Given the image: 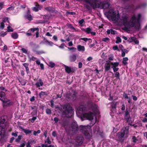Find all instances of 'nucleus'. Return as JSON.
Listing matches in <instances>:
<instances>
[{
	"instance_id": "obj_1",
	"label": "nucleus",
	"mask_w": 147,
	"mask_h": 147,
	"mask_svg": "<svg viewBox=\"0 0 147 147\" xmlns=\"http://www.w3.org/2000/svg\"><path fill=\"white\" fill-rule=\"evenodd\" d=\"M98 107V106L95 104L92 105V107L88 109L84 106L81 105L77 109L76 113L77 114H79L82 119H84L91 121L92 125H93L96 121L95 114L99 113Z\"/></svg>"
},
{
	"instance_id": "obj_2",
	"label": "nucleus",
	"mask_w": 147,
	"mask_h": 147,
	"mask_svg": "<svg viewBox=\"0 0 147 147\" xmlns=\"http://www.w3.org/2000/svg\"><path fill=\"white\" fill-rule=\"evenodd\" d=\"M141 17V14L139 13L137 15H134L129 19V16L126 15L122 17L121 22L127 29L134 27L138 30L141 28L140 20Z\"/></svg>"
},
{
	"instance_id": "obj_3",
	"label": "nucleus",
	"mask_w": 147,
	"mask_h": 147,
	"mask_svg": "<svg viewBox=\"0 0 147 147\" xmlns=\"http://www.w3.org/2000/svg\"><path fill=\"white\" fill-rule=\"evenodd\" d=\"M80 131L85 135L86 138L89 139L92 136L91 128L89 125L83 126H80Z\"/></svg>"
},
{
	"instance_id": "obj_4",
	"label": "nucleus",
	"mask_w": 147,
	"mask_h": 147,
	"mask_svg": "<svg viewBox=\"0 0 147 147\" xmlns=\"http://www.w3.org/2000/svg\"><path fill=\"white\" fill-rule=\"evenodd\" d=\"M5 116L2 117L0 119V139L1 138L2 135L4 134L5 129L8 127L9 123L6 120Z\"/></svg>"
},
{
	"instance_id": "obj_5",
	"label": "nucleus",
	"mask_w": 147,
	"mask_h": 147,
	"mask_svg": "<svg viewBox=\"0 0 147 147\" xmlns=\"http://www.w3.org/2000/svg\"><path fill=\"white\" fill-rule=\"evenodd\" d=\"M63 113L67 117H71L73 114L72 108L69 104H66L63 107Z\"/></svg>"
},
{
	"instance_id": "obj_6",
	"label": "nucleus",
	"mask_w": 147,
	"mask_h": 147,
	"mask_svg": "<svg viewBox=\"0 0 147 147\" xmlns=\"http://www.w3.org/2000/svg\"><path fill=\"white\" fill-rule=\"evenodd\" d=\"M109 15L113 21H117L119 18V15L113 9H110L109 11Z\"/></svg>"
},
{
	"instance_id": "obj_7",
	"label": "nucleus",
	"mask_w": 147,
	"mask_h": 147,
	"mask_svg": "<svg viewBox=\"0 0 147 147\" xmlns=\"http://www.w3.org/2000/svg\"><path fill=\"white\" fill-rule=\"evenodd\" d=\"M63 66L65 67L66 72L68 74L74 72L76 70L75 67H69L65 65H63Z\"/></svg>"
},
{
	"instance_id": "obj_8",
	"label": "nucleus",
	"mask_w": 147,
	"mask_h": 147,
	"mask_svg": "<svg viewBox=\"0 0 147 147\" xmlns=\"http://www.w3.org/2000/svg\"><path fill=\"white\" fill-rule=\"evenodd\" d=\"M84 138L82 136H78L76 139V144L78 145H81L83 142Z\"/></svg>"
},
{
	"instance_id": "obj_9",
	"label": "nucleus",
	"mask_w": 147,
	"mask_h": 147,
	"mask_svg": "<svg viewBox=\"0 0 147 147\" xmlns=\"http://www.w3.org/2000/svg\"><path fill=\"white\" fill-rule=\"evenodd\" d=\"M111 62L109 60L107 61L104 65L105 71H109L111 69Z\"/></svg>"
},
{
	"instance_id": "obj_10",
	"label": "nucleus",
	"mask_w": 147,
	"mask_h": 147,
	"mask_svg": "<svg viewBox=\"0 0 147 147\" xmlns=\"http://www.w3.org/2000/svg\"><path fill=\"white\" fill-rule=\"evenodd\" d=\"M123 131L121 132H119L118 133V136L120 138H123L125 134H128V130L126 129V128H123Z\"/></svg>"
},
{
	"instance_id": "obj_11",
	"label": "nucleus",
	"mask_w": 147,
	"mask_h": 147,
	"mask_svg": "<svg viewBox=\"0 0 147 147\" xmlns=\"http://www.w3.org/2000/svg\"><path fill=\"white\" fill-rule=\"evenodd\" d=\"M71 128L72 130L74 132L78 130V128L77 123L76 122H73L71 124Z\"/></svg>"
},
{
	"instance_id": "obj_12",
	"label": "nucleus",
	"mask_w": 147,
	"mask_h": 147,
	"mask_svg": "<svg viewBox=\"0 0 147 147\" xmlns=\"http://www.w3.org/2000/svg\"><path fill=\"white\" fill-rule=\"evenodd\" d=\"M84 31L88 34H90L91 35L94 36L96 34V32H92V29L90 28V27L87 28L86 29H84Z\"/></svg>"
},
{
	"instance_id": "obj_13",
	"label": "nucleus",
	"mask_w": 147,
	"mask_h": 147,
	"mask_svg": "<svg viewBox=\"0 0 147 147\" xmlns=\"http://www.w3.org/2000/svg\"><path fill=\"white\" fill-rule=\"evenodd\" d=\"M34 4L35 6L32 8V10L34 11H37L41 9L42 7L37 3H35Z\"/></svg>"
},
{
	"instance_id": "obj_14",
	"label": "nucleus",
	"mask_w": 147,
	"mask_h": 147,
	"mask_svg": "<svg viewBox=\"0 0 147 147\" xmlns=\"http://www.w3.org/2000/svg\"><path fill=\"white\" fill-rule=\"evenodd\" d=\"M141 138L139 136L136 137L135 136H133L132 138V140L133 142L136 143L140 141L141 140Z\"/></svg>"
},
{
	"instance_id": "obj_15",
	"label": "nucleus",
	"mask_w": 147,
	"mask_h": 147,
	"mask_svg": "<svg viewBox=\"0 0 147 147\" xmlns=\"http://www.w3.org/2000/svg\"><path fill=\"white\" fill-rule=\"evenodd\" d=\"M43 83L41 79H39L36 83L35 85L37 87H40L42 86Z\"/></svg>"
},
{
	"instance_id": "obj_16",
	"label": "nucleus",
	"mask_w": 147,
	"mask_h": 147,
	"mask_svg": "<svg viewBox=\"0 0 147 147\" xmlns=\"http://www.w3.org/2000/svg\"><path fill=\"white\" fill-rule=\"evenodd\" d=\"M77 48L78 51H79L84 52L85 50V47L84 46L80 45H78L77 46Z\"/></svg>"
},
{
	"instance_id": "obj_17",
	"label": "nucleus",
	"mask_w": 147,
	"mask_h": 147,
	"mask_svg": "<svg viewBox=\"0 0 147 147\" xmlns=\"http://www.w3.org/2000/svg\"><path fill=\"white\" fill-rule=\"evenodd\" d=\"M30 12L29 10H28L27 14L25 16V18L31 21L32 20V16L30 14Z\"/></svg>"
},
{
	"instance_id": "obj_18",
	"label": "nucleus",
	"mask_w": 147,
	"mask_h": 147,
	"mask_svg": "<svg viewBox=\"0 0 147 147\" xmlns=\"http://www.w3.org/2000/svg\"><path fill=\"white\" fill-rule=\"evenodd\" d=\"M5 99V93L2 92H0V99L3 101Z\"/></svg>"
},
{
	"instance_id": "obj_19",
	"label": "nucleus",
	"mask_w": 147,
	"mask_h": 147,
	"mask_svg": "<svg viewBox=\"0 0 147 147\" xmlns=\"http://www.w3.org/2000/svg\"><path fill=\"white\" fill-rule=\"evenodd\" d=\"M2 101L3 102V106L4 107L8 105L10 103L9 101L6 99Z\"/></svg>"
},
{
	"instance_id": "obj_20",
	"label": "nucleus",
	"mask_w": 147,
	"mask_h": 147,
	"mask_svg": "<svg viewBox=\"0 0 147 147\" xmlns=\"http://www.w3.org/2000/svg\"><path fill=\"white\" fill-rule=\"evenodd\" d=\"M107 32L108 34H109L111 33L112 34H115L116 33V31L113 29L108 30Z\"/></svg>"
},
{
	"instance_id": "obj_21",
	"label": "nucleus",
	"mask_w": 147,
	"mask_h": 147,
	"mask_svg": "<svg viewBox=\"0 0 147 147\" xmlns=\"http://www.w3.org/2000/svg\"><path fill=\"white\" fill-rule=\"evenodd\" d=\"M23 65L26 69L27 74H28L29 72V69L28 67V63H24Z\"/></svg>"
},
{
	"instance_id": "obj_22",
	"label": "nucleus",
	"mask_w": 147,
	"mask_h": 147,
	"mask_svg": "<svg viewBox=\"0 0 147 147\" xmlns=\"http://www.w3.org/2000/svg\"><path fill=\"white\" fill-rule=\"evenodd\" d=\"M129 50L128 49H123L122 51V53L121 55H125V54L127 53L129 51Z\"/></svg>"
},
{
	"instance_id": "obj_23",
	"label": "nucleus",
	"mask_w": 147,
	"mask_h": 147,
	"mask_svg": "<svg viewBox=\"0 0 147 147\" xmlns=\"http://www.w3.org/2000/svg\"><path fill=\"white\" fill-rule=\"evenodd\" d=\"M11 36L13 38L16 39L18 38V35L16 33H13L12 34Z\"/></svg>"
},
{
	"instance_id": "obj_24",
	"label": "nucleus",
	"mask_w": 147,
	"mask_h": 147,
	"mask_svg": "<svg viewBox=\"0 0 147 147\" xmlns=\"http://www.w3.org/2000/svg\"><path fill=\"white\" fill-rule=\"evenodd\" d=\"M23 130L26 135L30 134L32 133V131L29 129H24Z\"/></svg>"
},
{
	"instance_id": "obj_25",
	"label": "nucleus",
	"mask_w": 147,
	"mask_h": 147,
	"mask_svg": "<svg viewBox=\"0 0 147 147\" xmlns=\"http://www.w3.org/2000/svg\"><path fill=\"white\" fill-rule=\"evenodd\" d=\"M48 65L51 68L54 67L55 65V64L54 63L51 61L49 62Z\"/></svg>"
},
{
	"instance_id": "obj_26",
	"label": "nucleus",
	"mask_w": 147,
	"mask_h": 147,
	"mask_svg": "<svg viewBox=\"0 0 147 147\" xmlns=\"http://www.w3.org/2000/svg\"><path fill=\"white\" fill-rule=\"evenodd\" d=\"M76 59V56H71L70 57V60L71 62L75 61Z\"/></svg>"
},
{
	"instance_id": "obj_27",
	"label": "nucleus",
	"mask_w": 147,
	"mask_h": 147,
	"mask_svg": "<svg viewBox=\"0 0 147 147\" xmlns=\"http://www.w3.org/2000/svg\"><path fill=\"white\" fill-rule=\"evenodd\" d=\"M125 117L127 119H128L129 117V111L126 109L125 115Z\"/></svg>"
},
{
	"instance_id": "obj_28",
	"label": "nucleus",
	"mask_w": 147,
	"mask_h": 147,
	"mask_svg": "<svg viewBox=\"0 0 147 147\" xmlns=\"http://www.w3.org/2000/svg\"><path fill=\"white\" fill-rule=\"evenodd\" d=\"M28 57L29 59V60L30 61H35L36 58L32 56H28Z\"/></svg>"
},
{
	"instance_id": "obj_29",
	"label": "nucleus",
	"mask_w": 147,
	"mask_h": 147,
	"mask_svg": "<svg viewBox=\"0 0 147 147\" xmlns=\"http://www.w3.org/2000/svg\"><path fill=\"white\" fill-rule=\"evenodd\" d=\"M110 40V39L108 37L103 38L102 39V41L107 42H109Z\"/></svg>"
},
{
	"instance_id": "obj_30",
	"label": "nucleus",
	"mask_w": 147,
	"mask_h": 147,
	"mask_svg": "<svg viewBox=\"0 0 147 147\" xmlns=\"http://www.w3.org/2000/svg\"><path fill=\"white\" fill-rule=\"evenodd\" d=\"M128 60V59L127 57H125L123 58V61H122L123 63L125 65L127 64V61Z\"/></svg>"
},
{
	"instance_id": "obj_31",
	"label": "nucleus",
	"mask_w": 147,
	"mask_h": 147,
	"mask_svg": "<svg viewBox=\"0 0 147 147\" xmlns=\"http://www.w3.org/2000/svg\"><path fill=\"white\" fill-rule=\"evenodd\" d=\"M76 94L75 93H74V94H73L71 96V97H70V98L71 100H75L76 98Z\"/></svg>"
},
{
	"instance_id": "obj_32",
	"label": "nucleus",
	"mask_w": 147,
	"mask_h": 147,
	"mask_svg": "<svg viewBox=\"0 0 147 147\" xmlns=\"http://www.w3.org/2000/svg\"><path fill=\"white\" fill-rule=\"evenodd\" d=\"M47 95V92H43V91H41L39 94V96L40 97L42 96H43L45 95Z\"/></svg>"
},
{
	"instance_id": "obj_33",
	"label": "nucleus",
	"mask_w": 147,
	"mask_h": 147,
	"mask_svg": "<svg viewBox=\"0 0 147 147\" xmlns=\"http://www.w3.org/2000/svg\"><path fill=\"white\" fill-rule=\"evenodd\" d=\"M111 65L113 66H114V67H116L118 66L119 65V62H114L112 63L111 62Z\"/></svg>"
},
{
	"instance_id": "obj_34",
	"label": "nucleus",
	"mask_w": 147,
	"mask_h": 147,
	"mask_svg": "<svg viewBox=\"0 0 147 147\" xmlns=\"http://www.w3.org/2000/svg\"><path fill=\"white\" fill-rule=\"evenodd\" d=\"M135 38L134 37H130L127 40L129 42H131L135 40Z\"/></svg>"
},
{
	"instance_id": "obj_35",
	"label": "nucleus",
	"mask_w": 147,
	"mask_h": 147,
	"mask_svg": "<svg viewBox=\"0 0 147 147\" xmlns=\"http://www.w3.org/2000/svg\"><path fill=\"white\" fill-rule=\"evenodd\" d=\"M46 43L47 45H49L51 46H52L54 44L51 41H47Z\"/></svg>"
},
{
	"instance_id": "obj_36",
	"label": "nucleus",
	"mask_w": 147,
	"mask_h": 147,
	"mask_svg": "<svg viewBox=\"0 0 147 147\" xmlns=\"http://www.w3.org/2000/svg\"><path fill=\"white\" fill-rule=\"evenodd\" d=\"M21 51L22 52L26 54H28V52L27 50L24 48H22L21 49Z\"/></svg>"
},
{
	"instance_id": "obj_37",
	"label": "nucleus",
	"mask_w": 147,
	"mask_h": 147,
	"mask_svg": "<svg viewBox=\"0 0 147 147\" xmlns=\"http://www.w3.org/2000/svg\"><path fill=\"white\" fill-rule=\"evenodd\" d=\"M116 39L117 40L115 42L116 43H118L119 42H121V39L119 37H117Z\"/></svg>"
},
{
	"instance_id": "obj_38",
	"label": "nucleus",
	"mask_w": 147,
	"mask_h": 147,
	"mask_svg": "<svg viewBox=\"0 0 147 147\" xmlns=\"http://www.w3.org/2000/svg\"><path fill=\"white\" fill-rule=\"evenodd\" d=\"M4 26L5 25L4 23L3 22H0V29H3Z\"/></svg>"
},
{
	"instance_id": "obj_39",
	"label": "nucleus",
	"mask_w": 147,
	"mask_h": 147,
	"mask_svg": "<svg viewBox=\"0 0 147 147\" xmlns=\"http://www.w3.org/2000/svg\"><path fill=\"white\" fill-rule=\"evenodd\" d=\"M7 31L8 32H11L13 31V30L12 28L10 26H8L7 27Z\"/></svg>"
},
{
	"instance_id": "obj_40",
	"label": "nucleus",
	"mask_w": 147,
	"mask_h": 147,
	"mask_svg": "<svg viewBox=\"0 0 147 147\" xmlns=\"http://www.w3.org/2000/svg\"><path fill=\"white\" fill-rule=\"evenodd\" d=\"M68 27L71 29V30H73L74 31H76V29L75 28L71 25H69L68 26Z\"/></svg>"
},
{
	"instance_id": "obj_41",
	"label": "nucleus",
	"mask_w": 147,
	"mask_h": 147,
	"mask_svg": "<svg viewBox=\"0 0 147 147\" xmlns=\"http://www.w3.org/2000/svg\"><path fill=\"white\" fill-rule=\"evenodd\" d=\"M119 72H116L115 74V77H117V79H119Z\"/></svg>"
},
{
	"instance_id": "obj_42",
	"label": "nucleus",
	"mask_w": 147,
	"mask_h": 147,
	"mask_svg": "<svg viewBox=\"0 0 147 147\" xmlns=\"http://www.w3.org/2000/svg\"><path fill=\"white\" fill-rule=\"evenodd\" d=\"M22 137V136L21 135H19L18 136V137L17 138L16 141V142H19L20 140L21 139V138Z\"/></svg>"
},
{
	"instance_id": "obj_43",
	"label": "nucleus",
	"mask_w": 147,
	"mask_h": 147,
	"mask_svg": "<svg viewBox=\"0 0 147 147\" xmlns=\"http://www.w3.org/2000/svg\"><path fill=\"white\" fill-rule=\"evenodd\" d=\"M46 113L47 114H51V111L50 109H47L46 110Z\"/></svg>"
},
{
	"instance_id": "obj_44",
	"label": "nucleus",
	"mask_w": 147,
	"mask_h": 147,
	"mask_svg": "<svg viewBox=\"0 0 147 147\" xmlns=\"http://www.w3.org/2000/svg\"><path fill=\"white\" fill-rule=\"evenodd\" d=\"M81 40H84L85 42H86L89 40H91V39L90 38H82L81 39Z\"/></svg>"
},
{
	"instance_id": "obj_45",
	"label": "nucleus",
	"mask_w": 147,
	"mask_h": 147,
	"mask_svg": "<svg viewBox=\"0 0 147 147\" xmlns=\"http://www.w3.org/2000/svg\"><path fill=\"white\" fill-rule=\"evenodd\" d=\"M68 49H69V50H71L72 51H76V48L74 47H72L71 48H68Z\"/></svg>"
},
{
	"instance_id": "obj_46",
	"label": "nucleus",
	"mask_w": 147,
	"mask_h": 147,
	"mask_svg": "<svg viewBox=\"0 0 147 147\" xmlns=\"http://www.w3.org/2000/svg\"><path fill=\"white\" fill-rule=\"evenodd\" d=\"M112 68L113 69L114 72H116L119 69L118 68L116 67H114V66H112Z\"/></svg>"
},
{
	"instance_id": "obj_47",
	"label": "nucleus",
	"mask_w": 147,
	"mask_h": 147,
	"mask_svg": "<svg viewBox=\"0 0 147 147\" xmlns=\"http://www.w3.org/2000/svg\"><path fill=\"white\" fill-rule=\"evenodd\" d=\"M65 46V45L63 43L60 46H58L61 49H63L64 48V47Z\"/></svg>"
},
{
	"instance_id": "obj_48",
	"label": "nucleus",
	"mask_w": 147,
	"mask_h": 147,
	"mask_svg": "<svg viewBox=\"0 0 147 147\" xmlns=\"http://www.w3.org/2000/svg\"><path fill=\"white\" fill-rule=\"evenodd\" d=\"M51 107L53 108L54 107V101L52 100L51 101Z\"/></svg>"
},
{
	"instance_id": "obj_49",
	"label": "nucleus",
	"mask_w": 147,
	"mask_h": 147,
	"mask_svg": "<svg viewBox=\"0 0 147 147\" xmlns=\"http://www.w3.org/2000/svg\"><path fill=\"white\" fill-rule=\"evenodd\" d=\"M45 52L43 51H39L38 52H37V53H36L37 54L40 55L42 54H44Z\"/></svg>"
},
{
	"instance_id": "obj_50",
	"label": "nucleus",
	"mask_w": 147,
	"mask_h": 147,
	"mask_svg": "<svg viewBox=\"0 0 147 147\" xmlns=\"http://www.w3.org/2000/svg\"><path fill=\"white\" fill-rule=\"evenodd\" d=\"M3 21L4 22H9V21L8 20V18H4L3 20Z\"/></svg>"
},
{
	"instance_id": "obj_51",
	"label": "nucleus",
	"mask_w": 147,
	"mask_h": 147,
	"mask_svg": "<svg viewBox=\"0 0 147 147\" xmlns=\"http://www.w3.org/2000/svg\"><path fill=\"white\" fill-rule=\"evenodd\" d=\"M125 109V106L124 104H123L121 106V110L123 111Z\"/></svg>"
},
{
	"instance_id": "obj_52",
	"label": "nucleus",
	"mask_w": 147,
	"mask_h": 147,
	"mask_svg": "<svg viewBox=\"0 0 147 147\" xmlns=\"http://www.w3.org/2000/svg\"><path fill=\"white\" fill-rule=\"evenodd\" d=\"M113 49L114 50H118V48L117 46H115L113 47Z\"/></svg>"
},
{
	"instance_id": "obj_53",
	"label": "nucleus",
	"mask_w": 147,
	"mask_h": 147,
	"mask_svg": "<svg viewBox=\"0 0 147 147\" xmlns=\"http://www.w3.org/2000/svg\"><path fill=\"white\" fill-rule=\"evenodd\" d=\"M3 4V2H0V10L2 8Z\"/></svg>"
},
{
	"instance_id": "obj_54",
	"label": "nucleus",
	"mask_w": 147,
	"mask_h": 147,
	"mask_svg": "<svg viewBox=\"0 0 147 147\" xmlns=\"http://www.w3.org/2000/svg\"><path fill=\"white\" fill-rule=\"evenodd\" d=\"M36 119V117H32L31 119V122L32 123H33L34 121Z\"/></svg>"
},
{
	"instance_id": "obj_55",
	"label": "nucleus",
	"mask_w": 147,
	"mask_h": 147,
	"mask_svg": "<svg viewBox=\"0 0 147 147\" xmlns=\"http://www.w3.org/2000/svg\"><path fill=\"white\" fill-rule=\"evenodd\" d=\"M18 132H16L15 133L12 132L11 133V135L15 137H17L18 136Z\"/></svg>"
},
{
	"instance_id": "obj_56",
	"label": "nucleus",
	"mask_w": 147,
	"mask_h": 147,
	"mask_svg": "<svg viewBox=\"0 0 147 147\" xmlns=\"http://www.w3.org/2000/svg\"><path fill=\"white\" fill-rule=\"evenodd\" d=\"M13 8L12 7H9L7 9V11L12 10H13Z\"/></svg>"
},
{
	"instance_id": "obj_57",
	"label": "nucleus",
	"mask_w": 147,
	"mask_h": 147,
	"mask_svg": "<svg viewBox=\"0 0 147 147\" xmlns=\"http://www.w3.org/2000/svg\"><path fill=\"white\" fill-rule=\"evenodd\" d=\"M7 34V33L6 32H4L3 33L1 34L0 33V36L2 37H4L5 35H6Z\"/></svg>"
},
{
	"instance_id": "obj_58",
	"label": "nucleus",
	"mask_w": 147,
	"mask_h": 147,
	"mask_svg": "<svg viewBox=\"0 0 147 147\" xmlns=\"http://www.w3.org/2000/svg\"><path fill=\"white\" fill-rule=\"evenodd\" d=\"M142 121L143 123H146L147 122V118H144L142 120Z\"/></svg>"
},
{
	"instance_id": "obj_59",
	"label": "nucleus",
	"mask_w": 147,
	"mask_h": 147,
	"mask_svg": "<svg viewBox=\"0 0 147 147\" xmlns=\"http://www.w3.org/2000/svg\"><path fill=\"white\" fill-rule=\"evenodd\" d=\"M119 48L120 49V50L121 51L123 50L124 49L123 48V46L121 45H119Z\"/></svg>"
},
{
	"instance_id": "obj_60",
	"label": "nucleus",
	"mask_w": 147,
	"mask_h": 147,
	"mask_svg": "<svg viewBox=\"0 0 147 147\" xmlns=\"http://www.w3.org/2000/svg\"><path fill=\"white\" fill-rule=\"evenodd\" d=\"M82 67V63L81 62H80L78 63V67L80 68Z\"/></svg>"
},
{
	"instance_id": "obj_61",
	"label": "nucleus",
	"mask_w": 147,
	"mask_h": 147,
	"mask_svg": "<svg viewBox=\"0 0 147 147\" xmlns=\"http://www.w3.org/2000/svg\"><path fill=\"white\" fill-rule=\"evenodd\" d=\"M53 38L54 39V40H55L56 41H57V37L55 35L53 36Z\"/></svg>"
},
{
	"instance_id": "obj_62",
	"label": "nucleus",
	"mask_w": 147,
	"mask_h": 147,
	"mask_svg": "<svg viewBox=\"0 0 147 147\" xmlns=\"http://www.w3.org/2000/svg\"><path fill=\"white\" fill-rule=\"evenodd\" d=\"M45 142L49 144H51V141L50 140L49 138L47 139V141H45Z\"/></svg>"
},
{
	"instance_id": "obj_63",
	"label": "nucleus",
	"mask_w": 147,
	"mask_h": 147,
	"mask_svg": "<svg viewBox=\"0 0 147 147\" xmlns=\"http://www.w3.org/2000/svg\"><path fill=\"white\" fill-rule=\"evenodd\" d=\"M34 97L33 96L30 99V101L31 102H33L34 100Z\"/></svg>"
},
{
	"instance_id": "obj_64",
	"label": "nucleus",
	"mask_w": 147,
	"mask_h": 147,
	"mask_svg": "<svg viewBox=\"0 0 147 147\" xmlns=\"http://www.w3.org/2000/svg\"><path fill=\"white\" fill-rule=\"evenodd\" d=\"M84 20L83 19H82L80 20L79 22V23L80 24H83V23L84 22Z\"/></svg>"
}]
</instances>
